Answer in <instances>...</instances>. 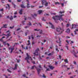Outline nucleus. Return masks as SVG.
I'll return each instance as SVG.
<instances>
[{"label": "nucleus", "mask_w": 78, "mask_h": 78, "mask_svg": "<svg viewBox=\"0 0 78 78\" xmlns=\"http://www.w3.org/2000/svg\"><path fill=\"white\" fill-rule=\"evenodd\" d=\"M31 8H34V5H31Z\"/></svg>", "instance_id": "63"}, {"label": "nucleus", "mask_w": 78, "mask_h": 78, "mask_svg": "<svg viewBox=\"0 0 78 78\" xmlns=\"http://www.w3.org/2000/svg\"><path fill=\"white\" fill-rule=\"evenodd\" d=\"M16 60H17V62H19V60H17V58L16 59Z\"/></svg>", "instance_id": "53"}, {"label": "nucleus", "mask_w": 78, "mask_h": 78, "mask_svg": "<svg viewBox=\"0 0 78 78\" xmlns=\"http://www.w3.org/2000/svg\"><path fill=\"white\" fill-rule=\"evenodd\" d=\"M25 22V21H23L22 22V23L23 25H25V23H24V22Z\"/></svg>", "instance_id": "44"}, {"label": "nucleus", "mask_w": 78, "mask_h": 78, "mask_svg": "<svg viewBox=\"0 0 78 78\" xmlns=\"http://www.w3.org/2000/svg\"><path fill=\"white\" fill-rule=\"evenodd\" d=\"M37 15V14L35 13L34 14V15H31V16L33 18H34V19H35V17H36Z\"/></svg>", "instance_id": "10"}, {"label": "nucleus", "mask_w": 78, "mask_h": 78, "mask_svg": "<svg viewBox=\"0 0 78 78\" xmlns=\"http://www.w3.org/2000/svg\"><path fill=\"white\" fill-rule=\"evenodd\" d=\"M66 42H67L68 44H69V42L68 40H66Z\"/></svg>", "instance_id": "58"}, {"label": "nucleus", "mask_w": 78, "mask_h": 78, "mask_svg": "<svg viewBox=\"0 0 78 78\" xmlns=\"http://www.w3.org/2000/svg\"><path fill=\"white\" fill-rule=\"evenodd\" d=\"M59 58L60 59H61V55H59Z\"/></svg>", "instance_id": "52"}, {"label": "nucleus", "mask_w": 78, "mask_h": 78, "mask_svg": "<svg viewBox=\"0 0 78 78\" xmlns=\"http://www.w3.org/2000/svg\"><path fill=\"white\" fill-rule=\"evenodd\" d=\"M14 50V48L13 47L12 48H11V53H12V51Z\"/></svg>", "instance_id": "18"}, {"label": "nucleus", "mask_w": 78, "mask_h": 78, "mask_svg": "<svg viewBox=\"0 0 78 78\" xmlns=\"http://www.w3.org/2000/svg\"><path fill=\"white\" fill-rule=\"evenodd\" d=\"M5 38V37H2V38L0 39V41H1V42H3V39H4Z\"/></svg>", "instance_id": "15"}, {"label": "nucleus", "mask_w": 78, "mask_h": 78, "mask_svg": "<svg viewBox=\"0 0 78 78\" xmlns=\"http://www.w3.org/2000/svg\"><path fill=\"white\" fill-rule=\"evenodd\" d=\"M7 71H8V72H9L10 73H11V72H12L11 71L9 70V69H7Z\"/></svg>", "instance_id": "41"}, {"label": "nucleus", "mask_w": 78, "mask_h": 78, "mask_svg": "<svg viewBox=\"0 0 78 78\" xmlns=\"http://www.w3.org/2000/svg\"><path fill=\"white\" fill-rule=\"evenodd\" d=\"M66 32L67 33H70V29L69 28L68 29L66 30Z\"/></svg>", "instance_id": "17"}, {"label": "nucleus", "mask_w": 78, "mask_h": 78, "mask_svg": "<svg viewBox=\"0 0 78 78\" xmlns=\"http://www.w3.org/2000/svg\"><path fill=\"white\" fill-rule=\"evenodd\" d=\"M66 47L67 49L68 50H69V47H68V46H66Z\"/></svg>", "instance_id": "50"}, {"label": "nucleus", "mask_w": 78, "mask_h": 78, "mask_svg": "<svg viewBox=\"0 0 78 78\" xmlns=\"http://www.w3.org/2000/svg\"><path fill=\"white\" fill-rule=\"evenodd\" d=\"M17 14V11H16L15 12L14 14L15 15H16V14Z\"/></svg>", "instance_id": "49"}, {"label": "nucleus", "mask_w": 78, "mask_h": 78, "mask_svg": "<svg viewBox=\"0 0 78 78\" xmlns=\"http://www.w3.org/2000/svg\"><path fill=\"white\" fill-rule=\"evenodd\" d=\"M12 37H11L10 38H9L8 40L7 41H12V40H11V39H12Z\"/></svg>", "instance_id": "30"}, {"label": "nucleus", "mask_w": 78, "mask_h": 78, "mask_svg": "<svg viewBox=\"0 0 78 78\" xmlns=\"http://www.w3.org/2000/svg\"><path fill=\"white\" fill-rule=\"evenodd\" d=\"M72 53H73V54H74V56H75V57H76V58H77V55H76V52H75V51H73L72 52Z\"/></svg>", "instance_id": "7"}, {"label": "nucleus", "mask_w": 78, "mask_h": 78, "mask_svg": "<svg viewBox=\"0 0 78 78\" xmlns=\"http://www.w3.org/2000/svg\"><path fill=\"white\" fill-rule=\"evenodd\" d=\"M61 24H62V27H64V24H63V23H61Z\"/></svg>", "instance_id": "61"}, {"label": "nucleus", "mask_w": 78, "mask_h": 78, "mask_svg": "<svg viewBox=\"0 0 78 78\" xmlns=\"http://www.w3.org/2000/svg\"><path fill=\"white\" fill-rule=\"evenodd\" d=\"M66 2H64V3H61V5H62V7H63L64 6V3H66Z\"/></svg>", "instance_id": "26"}, {"label": "nucleus", "mask_w": 78, "mask_h": 78, "mask_svg": "<svg viewBox=\"0 0 78 78\" xmlns=\"http://www.w3.org/2000/svg\"><path fill=\"white\" fill-rule=\"evenodd\" d=\"M27 57H26L25 60H27V62L28 63H30V62L28 60V59H30V60L31 61V60H33V59L31 58V57H30V56H29L28 53H27Z\"/></svg>", "instance_id": "2"}, {"label": "nucleus", "mask_w": 78, "mask_h": 78, "mask_svg": "<svg viewBox=\"0 0 78 78\" xmlns=\"http://www.w3.org/2000/svg\"><path fill=\"white\" fill-rule=\"evenodd\" d=\"M9 19L10 20H12V19H13V18L12 17V16H11V17L9 18Z\"/></svg>", "instance_id": "38"}, {"label": "nucleus", "mask_w": 78, "mask_h": 78, "mask_svg": "<svg viewBox=\"0 0 78 78\" xmlns=\"http://www.w3.org/2000/svg\"><path fill=\"white\" fill-rule=\"evenodd\" d=\"M49 68H50V69H51V70H53V69H54V67H53L52 66H49Z\"/></svg>", "instance_id": "16"}, {"label": "nucleus", "mask_w": 78, "mask_h": 78, "mask_svg": "<svg viewBox=\"0 0 78 78\" xmlns=\"http://www.w3.org/2000/svg\"><path fill=\"white\" fill-rule=\"evenodd\" d=\"M33 35H31V37H32V38L33 40L34 39V37H33Z\"/></svg>", "instance_id": "42"}, {"label": "nucleus", "mask_w": 78, "mask_h": 78, "mask_svg": "<svg viewBox=\"0 0 78 78\" xmlns=\"http://www.w3.org/2000/svg\"><path fill=\"white\" fill-rule=\"evenodd\" d=\"M55 5H61V3H59V2H55Z\"/></svg>", "instance_id": "23"}, {"label": "nucleus", "mask_w": 78, "mask_h": 78, "mask_svg": "<svg viewBox=\"0 0 78 78\" xmlns=\"http://www.w3.org/2000/svg\"><path fill=\"white\" fill-rule=\"evenodd\" d=\"M6 42H7V41H6L5 42H3V44H4L5 45H6Z\"/></svg>", "instance_id": "35"}, {"label": "nucleus", "mask_w": 78, "mask_h": 78, "mask_svg": "<svg viewBox=\"0 0 78 78\" xmlns=\"http://www.w3.org/2000/svg\"><path fill=\"white\" fill-rule=\"evenodd\" d=\"M43 78H46V76H45V75L44 74H43Z\"/></svg>", "instance_id": "47"}, {"label": "nucleus", "mask_w": 78, "mask_h": 78, "mask_svg": "<svg viewBox=\"0 0 78 78\" xmlns=\"http://www.w3.org/2000/svg\"><path fill=\"white\" fill-rule=\"evenodd\" d=\"M51 28L52 29H55V27H54V26L53 25H51Z\"/></svg>", "instance_id": "36"}, {"label": "nucleus", "mask_w": 78, "mask_h": 78, "mask_svg": "<svg viewBox=\"0 0 78 78\" xmlns=\"http://www.w3.org/2000/svg\"><path fill=\"white\" fill-rule=\"evenodd\" d=\"M34 25H35V26H38V24H37V23H36L35 24H33Z\"/></svg>", "instance_id": "37"}, {"label": "nucleus", "mask_w": 78, "mask_h": 78, "mask_svg": "<svg viewBox=\"0 0 78 78\" xmlns=\"http://www.w3.org/2000/svg\"><path fill=\"white\" fill-rule=\"evenodd\" d=\"M39 68H40L41 69H42V67H41V65H39Z\"/></svg>", "instance_id": "43"}, {"label": "nucleus", "mask_w": 78, "mask_h": 78, "mask_svg": "<svg viewBox=\"0 0 78 78\" xmlns=\"http://www.w3.org/2000/svg\"><path fill=\"white\" fill-rule=\"evenodd\" d=\"M42 21H44V22H45L46 21V20L44 19V17H43L42 19Z\"/></svg>", "instance_id": "34"}, {"label": "nucleus", "mask_w": 78, "mask_h": 78, "mask_svg": "<svg viewBox=\"0 0 78 78\" xmlns=\"http://www.w3.org/2000/svg\"><path fill=\"white\" fill-rule=\"evenodd\" d=\"M22 1V0H17V2H20Z\"/></svg>", "instance_id": "48"}, {"label": "nucleus", "mask_w": 78, "mask_h": 78, "mask_svg": "<svg viewBox=\"0 0 78 78\" xmlns=\"http://www.w3.org/2000/svg\"><path fill=\"white\" fill-rule=\"evenodd\" d=\"M6 26H7V24H5V25L3 24V27H2V28H7V27H6Z\"/></svg>", "instance_id": "19"}, {"label": "nucleus", "mask_w": 78, "mask_h": 78, "mask_svg": "<svg viewBox=\"0 0 78 78\" xmlns=\"http://www.w3.org/2000/svg\"><path fill=\"white\" fill-rule=\"evenodd\" d=\"M2 35H4V36H7V38L9 37V36H11V34H10L9 32L7 35H5V34H3Z\"/></svg>", "instance_id": "6"}, {"label": "nucleus", "mask_w": 78, "mask_h": 78, "mask_svg": "<svg viewBox=\"0 0 78 78\" xmlns=\"http://www.w3.org/2000/svg\"><path fill=\"white\" fill-rule=\"evenodd\" d=\"M58 39L59 41V42H58V41H57V43H59V44H61V39H60V37H58Z\"/></svg>", "instance_id": "22"}, {"label": "nucleus", "mask_w": 78, "mask_h": 78, "mask_svg": "<svg viewBox=\"0 0 78 78\" xmlns=\"http://www.w3.org/2000/svg\"><path fill=\"white\" fill-rule=\"evenodd\" d=\"M40 30V29H38V30H37V29H35L34 30V31H39Z\"/></svg>", "instance_id": "32"}, {"label": "nucleus", "mask_w": 78, "mask_h": 78, "mask_svg": "<svg viewBox=\"0 0 78 78\" xmlns=\"http://www.w3.org/2000/svg\"><path fill=\"white\" fill-rule=\"evenodd\" d=\"M62 67H64L65 68H67L68 67V66L66 65H62Z\"/></svg>", "instance_id": "11"}, {"label": "nucleus", "mask_w": 78, "mask_h": 78, "mask_svg": "<svg viewBox=\"0 0 78 78\" xmlns=\"http://www.w3.org/2000/svg\"><path fill=\"white\" fill-rule=\"evenodd\" d=\"M62 16H64V14H62L61 15H60L59 16H53L52 17V19L55 20V23H58V22L56 21V20H60V22L61 21V19L62 21L64 20V19L62 18Z\"/></svg>", "instance_id": "1"}, {"label": "nucleus", "mask_w": 78, "mask_h": 78, "mask_svg": "<svg viewBox=\"0 0 78 78\" xmlns=\"http://www.w3.org/2000/svg\"><path fill=\"white\" fill-rule=\"evenodd\" d=\"M21 7L22 8H25V6H24L23 5H21Z\"/></svg>", "instance_id": "20"}, {"label": "nucleus", "mask_w": 78, "mask_h": 78, "mask_svg": "<svg viewBox=\"0 0 78 78\" xmlns=\"http://www.w3.org/2000/svg\"><path fill=\"white\" fill-rule=\"evenodd\" d=\"M50 69H49V68H47L46 69V71H49Z\"/></svg>", "instance_id": "55"}, {"label": "nucleus", "mask_w": 78, "mask_h": 78, "mask_svg": "<svg viewBox=\"0 0 78 78\" xmlns=\"http://www.w3.org/2000/svg\"><path fill=\"white\" fill-rule=\"evenodd\" d=\"M39 51V48H37V49L35 50V52L33 53V54H34V56H38V55H39L38 54V51Z\"/></svg>", "instance_id": "5"}, {"label": "nucleus", "mask_w": 78, "mask_h": 78, "mask_svg": "<svg viewBox=\"0 0 78 78\" xmlns=\"http://www.w3.org/2000/svg\"><path fill=\"white\" fill-rule=\"evenodd\" d=\"M27 25H29V26H31L32 24L31 22H29V23L27 24Z\"/></svg>", "instance_id": "28"}, {"label": "nucleus", "mask_w": 78, "mask_h": 78, "mask_svg": "<svg viewBox=\"0 0 78 78\" xmlns=\"http://www.w3.org/2000/svg\"><path fill=\"white\" fill-rule=\"evenodd\" d=\"M76 25L75 24H73L72 25V27L71 28L72 29H73L74 28H76Z\"/></svg>", "instance_id": "12"}, {"label": "nucleus", "mask_w": 78, "mask_h": 78, "mask_svg": "<svg viewBox=\"0 0 78 78\" xmlns=\"http://www.w3.org/2000/svg\"><path fill=\"white\" fill-rule=\"evenodd\" d=\"M56 51H57L58 52V51H59V50H58V49H57V48H56Z\"/></svg>", "instance_id": "54"}, {"label": "nucleus", "mask_w": 78, "mask_h": 78, "mask_svg": "<svg viewBox=\"0 0 78 78\" xmlns=\"http://www.w3.org/2000/svg\"><path fill=\"white\" fill-rule=\"evenodd\" d=\"M7 46H8V47H9L10 45L9 44V43H7Z\"/></svg>", "instance_id": "57"}, {"label": "nucleus", "mask_w": 78, "mask_h": 78, "mask_svg": "<svg viewBox=\"0 0 78 78\" xmlns=\"http://www.w3.org/2000/svg\"><path fill=\"white\" fill-rule=\"evenodd\" d=\"M27 2L28 3L27 4V6H29L30 4H29V1L28 0H27Z\"/></svg>", "instance_id": "33"}, {"label": "nucleus", "mask_w": 78, "mask_h": 78, "mask_svg": "<svg viewBox=\"0 0 78 78\" xmlns=\"http://www.w3.org/2000/svg\"><path fill=\"white\" fill-rule=\"evenodd\" d=\"M55 53L54 51H52L51 53H50L49 54H48V56H51L52 55H53V54Z\"/></svg>", "instance_id": "9"}, {"label": "nucleus", "mask_w": 78, "mask_h": 78, "mask_svg": "<svg viewBox=\"0 0 78 78\" xmlns=\"http://www.w3.org/2000/svg\"><path fill=\"white\" fill-rule=\"evenodd\" d=\"M12 5H13L14 6V8H16V5L14 4V3H13V2H12Z\"/></svg>", "instance_id": "29"}, {"label": "nucleus", "mask_w": 78, "mask_h": 78, "mask_svg": "<svg viewBox=\"0 0 78 78\" xmlns=\"http://www.w3.org/2000/svg\"><path fill=\"white\" fill-rule=\"evenodd\" d=\"M14 26H13L12 27H10V28L11 29H12V28H14Z\"/></svg>", "instance_id": "45"}, {"label": "nucleus", "mask_w": 78, "mask_h": 78, "mask_svg": "<svg viewBox=\"0 0 78 78\" xmlns=\"http://www.w3.org/2000/svg\"><path fill=\"white\" fill-rule=\"evenodd\" d=\"M22 12H23V9H21L19 11V13L20 15H21L22 14Z\"/></svg>", "instance_id": "13"}, {"label": "nucleus", "mask_w": 78, "mask_h": 78, "mask_svg": "<svg viewBox=\"0 0 78 78\" xmlns=\"http://www.w3.org/2000/svg\"><path fill=\"white\" fill-rule=\"evenodd\" d=\"M47 42V41L45 40H44V42Z\"/></svg>", "instance_id": "62"}, {"label": "nucleus", "mask_w": 78, "mask_h": 78, "mask_svg": "<svg viewBox=\"0 0 78 78\" xmlns=\"http://www.w3.org/2000/svg\"><path fill=\"white\" fill-rule=\"evenodd\" d=\"M70 25L69 24H67L66 25V27H69Z\"/></svg>", "instance_id": "40"}, {"label": "nucleus", "mask_w": 78, "mask_h": 78, "mask_svg": "<svg viewBox=\"0 0 78 78\" xmlns=\"http://www.w3.org/2000/svg\"><path fill=\"white\" fill-rule=\"evenodd\" d=\"M23 76H24V77H26V75L25 74H23Z\"/></svg>", "instance_id": "51"}, {"label": "nucleus", "mask_w": 78, "mask_h": 78, "mask_svg": "<svg viewBox=\"0 0 78 78\" xmlns=\"http://www.w3.org/2000/svg\"><path fill=\"white\" fill-rule=\"evenodd\" d=\"M74 34H77V33H76V31H74Z\"/></svg>", "instance_id": "60"}, {"label": "nucleus", "mask_w": 78, "mask_h": 78, "mask_svg": "<svg viewBox=\"0 0 78 78\" xmlns=\"http://www.w3.org/2000/svg\"><path fill=\"white\" fill-rule=\"evenodd\" d=\"M20 30V28H18L17 29V30L19 31V30Z\"/></svg>", "instance_id": "59"}, {"label": "nucleus", "mask_w": 78, "mask_h": 78, "mask_svg": "<svg viewBox=\"0 0 78 78\" xmlns=\"http://www.w3.org/2000/svg\"><path fill=\"white\" fill-rule=\"evenodd\" d=\"M31 61H32V62L34 64H36V63H35V61H33V60H31Z\"/></svg>", "instance_id": "31"}, {"label": "nucleus", "mask_w": 78, "mask_h": 78, "mask_svg": "<svg viewBox=\"0 0 78 78\" xmlns=\"http://www.w3.org/2000/svg\"><path fill=\"white\" fill-rule=\"evenodd\" d=\"M34 67H35L36 69H37V71L38 75H39L40 73L41 72V69L37 68V67H36V66H32L31 68V69H34Z\"/></svg>", "instance_id": "3"}, {"label": "nucleus", "mask_w": 78, "mask_h": 78, "mask_svg": "<svg viewBox=\"0 0 78 78\" xmlns=\"http://www.w3.org/2000/svg\"><path fill=\"white\" fill-rule=\"evenodd\" d=\"M3 9H4L3 8H2L1 9H0V11H2V12L3 11Z\"/></svg>", "instance_id": "46"}, {"label": "nucleus", "mask_w": 78, "mask_h": 78, "mask_svg": "<svg viewBox=\"0 0 78 78\" xmlns=\"http://www.w3.org/2000/svg\"><path fill=\"white\" fill-rule=\"evenodd\" d=\"M48 2H46L44 4V5L45 6H48Z\"/></svg>", "instance_id": "24"}, {"label": "nucleus", "mask_w": 78, "mask_h": 78, "mask_svg": "<svg viewBox=\"0 0 78 78\" xmlns=\"http://www.w3.org/2000/svg\"><path fill=\"white\" fill-rule=\"evenodd\" d=\"M40 34H42V30H41V31H40Z\"/></svg>", "instance_id": "39"}, {"label": "nucleus", "mask_w": 78, "mask_h": 78, "mask_svg": "<svg viewBox=\"0 0 78 78\" xmlns=\"http://www.w3.org/2000/svg\"><path fill=\"white\" fill-rule=\"evenodd\" d=\"M56 30L57 31V32H58V33H59V32H61V33L60 34H62V32L64 31V30H63L62 31V29H61V28H57L56 29Z\"/></svg>", "instance_id": "4"}, {"label": "nucleus", "mask_w": 78, "mask_h": 78, "mask_svg": "<svg viewBox=\"0 0 78 78\" xmlns=\"http://www.w3.org/2000/svg\"><path fill=\"white\" fill-rule=\"evenodd\" d=\"M64 12H65V11H64L62 12L60 11L59 12V13H60V14H62V13H64Z\"/></svg>", "instance_id": "27"}, {"label": "nucleus", "mask_w": 78, "mask_h": 78, "mask_svg": "<svg viewBox=\"0 0 78 78\" xmlns=\"http://www.w3.org/2000/svg\"><path fill=\"white\" fill-rule=\"evenodd\" d=\"M17 64H16L15 65L14 68H12V69H13V70H16V69H17Z\"/></svg>", "instance_id": "14"}, {"label": "nucleus", "mask_w": 78, "mask_h": 78, "mask_svg": "<svg viewBox=\"0 0 78 78\" xmlns=\"http://www.w3.org/2000/svg\"><path fill=\"white\" fill-rule=\"evenodd\" d=\"M75 31H78V29H76V30Z\"/></svg>", "instance_id": "64"}, {"label": "nucleus", "mask_w": 78, "mask_h": 78, "mask_svg": "<svg viewBox=\"0 0 78 78\" xmlns=\"http://www.w3.org/2000/svg\"><path fill=\"white\" fill-rule=\"evenodd\" d=\"M38 14H41L42 12V10H39L38 11Z\"/></svg>", "instance_id": "21"}, {"label": "nucleus", "mask_w": 78, "mask_h": 78, "mask_svg": "<svg viewBox=\"0 0 78 78\" xmlns=\"http://www.w3.org/2000/svg\"><path fill=\"white\" fill-rule=\"evenodd\" d=\"M64 62H66V63H68V60H67V59H66L64 60Z\"/></svg>", "instance_id": "25"}, {"label": "nucleus", "mask_w": 78, "mask_h": 78, "mask_svg": "<svg viewBox=\"0 0 78 78\" xmlns=\"http://www.w3.org/2000/svg\"><path fill=\"white\" fill-rule=\"evenodd\" d=\"M41 0V4L42 5H44V3H45V2H47V1L45 0Z\"/></svg>", "instance_id": "8"}, {"label": "nucleus", "mask_w": 78, "mask_h": 78, "mask_svg": "<svg viewBox=\"0 0 78 78\" xmlns=\"http://www.w3.org/2000/svg\"><path fill=\"white\" fill-rule=\"evenodd\" d=\"M16 17H17V16L16 15L14 16H13L14 18H16Z\"/></svg>", "instance_id": "56"}]
</instances>
